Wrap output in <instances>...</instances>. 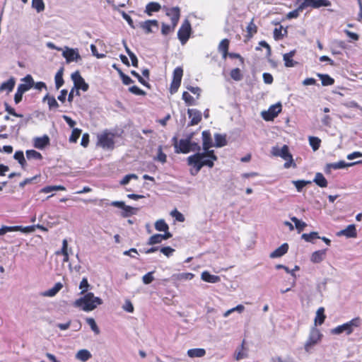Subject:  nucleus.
I'll use <instances>...</instances> for the list:
<instances>
[{"label": "nucleus", "instance_id": "obj_1", "mask_svg": "<svg viewBox=\"0 0 362 362\" xmlns=\"http://www.w3.org/2000/svg\"><path fill=\"white\" fill-rule=\"evenodd\" d=\"M217 160L218 157L214 151L210 148L204 150L202 153H196L187 158V165L192 167L190 170L192 175H197L204 166L212 168L214 166V162Z\"/></svg>", "mask_w": 362, "mask_h": 362}, {"label": "nucleus", "instance_id": "obj_2", "mask_svg": "<svg viewBox=\"0 0 362 362\" xmlns=\"http://www.w3.org/2000/svg\"><path fill=\"white\" fill-rule=\"evenodd\" d=\"M102 303V300L98 297H95L93 293H87L83 297L77 299L74 305L88 312L94 310L98 305H100Z\"/></svg>", "mask_w": 362, "mask_h": 362}, {"label": "nucleus", "instance_id": "obj_3", "mask_svg": "<svg viewBox=\"0 0 362 362\" xmlns=\"http://www.w3.org/2000/svg\"><path fill=\"white\" fill-rule=\"evenodd\" d=\"M271 153L274 156L281 157L286 160L284 164L285 168H289L291 166L295 168L296 166L287 145H284L281 148L277 146H273Z\"/></svg>", "mask_w": 362, "mask_h": 362}, {"label": "nucleus", "instance_id": "obj_4", "mask_svg": "<svg viewBox=\"0 0 362 362\" xmlns=\"http://www.w3.org/2000/svg\"><path fill=\"white\" fill-rule=\"evenodd\" d=\"M115 134L106 129L98 135L97 145L103 148L112 150L115 148Z\"/></svg>", "mask_w": 362, "mask_h": 362}, {"label": "nucleus", "instance_id": "obj_5", "mask_svg": "<svg viewBox=\"0 0 362 362\" xmlns=\"http://www.w3.org/2000/svg\"><path fill=\"white\" fill-rule=\"evenodd\" d=\"M361 325V319L360 317H356L352 319L351 320L336 327L332 329V332L335 334H339L344 332L346 333V334H351L354 331V327H358Z\"/></svg>", "mask_w": 362, "mask_h": 362}, {"label": "nucleus", "instance_id": "obj_6", "mask_svg": "<svg viewBox=\"0 0 362 362\" xmlns=\"http://www.w3.org/2000/svg\"><path fill=\"white\" fill-rule=\"evenodd\" d=\"M296 4L299 5V9H303V11L308 7L319 8L330 6L332 4L329 0H296Z\"/></svg>", "mask_w": 362, "mask_h": 362}, {"label": "nucleus", "instance_id": "obj_7", "mask_svg": "<svg viewBox=\"0 0 362 362\" xmlns=\"http://www.w3.org/2000/svg\"><path fill=\"white\" fill-rule=\"evenodd\" d=\"M193 133H191L189 134L186 139H180L179 142L177 141V138H173V140L175 141V152L179 153H188L190 151H192V148H190L191 145V140L193 138Z\"/></svg>", "mask_w": 362, "mask_h": 362}, {"label": "nucleus", "instance_id": "obj_8", "mask_svg": "<svg viewBox=\"0 0 362 362\" xmlns=\"http://www.w3.org/2000/svg\"><path fill=\"white\" fill-rule=\"evenodd\" d=\"M191 33V24L188 20H185L177 32V37L182 45H185L188 41Z\"/></svg>", "mask_w": 362, "mask_h": 362}, {"label": "nucleus", "instance_id": "obj_9", "mask_svg": "<svg viewBox=\"0 0 362 362\" xmlns=\"http://www.w3.org/2000/svg\"><path fill=\"white\" fill-rule=\"evenodd\" d=\"M182 76V68L181 66L176 67L173 71V80L170 87V92L171 94L175 93L177 91L181 84Z\"/></svg>", "mask_w": 362, "mask_h": 362}, {"label": "nucleus", "instance_id": "obj_10", "mask_svg": "<svg viewBox=\"0 0 362 362\" xmlns=\"http://www.w3.org/2000/svg\"><path fill=\"white\" fill-rule=\"evenodd\" d=\"M71 79L74 85V88H76L77 90H82L84 92L88 90V84L85 81L78 71H76L71 74Z\"/></svg>", "mask_w": 362, "mask_h": 362}, {"label": "nucleus", "instance_id": "obj_11", "mask_svg": "<svg viewBox=\"0 0 362 362\" xmlns=\"http://www.w3.org/2000/svg\"><path fill=\"white\" fill-rule=\"evenodd\" d=\"M362 163V160H358L354 163H347L344 160H340L337 163H327L325 168V173L327 174H330L332 170H337L344 168L346 167L352 166L356 164Z\"/></svg>", "mask_w": 362, "mask_h": 362}, {"label": "nucleus", "instance_id": "obj_12", "mask_svg": "<svg viewBox=\"0 0 362 362\" xmlns=\"http://www.w3.org/2000/svg\"><path fill=\"white\" fill-rule=\"evenodd\" d=\"M281 112V103H277L269 107L267 112H262V117L266 121L273 120Z\"/></svg>", "mask_w": 362, "mask_h": 362}, {"label": "nucleus", "instance_id": "obj_13", "mask_svg": "<svg viewBox=\"0 0 362 362\" xmlns=\"http://www.w3.org/2000/svg\"><path fill=\"white\" fill-rule=\"evenodd\" d=\"M187 114L190 121L188 126H194L198 124L202 118V112L197 109H188Z\"/></svg>", "mask_w": 362, "mask_h": 362}, {"label": "nucleus", "instance_id": "obj_14", "mask_svg": "<svg viewBox=\"0 0 362 362\" xmlns=\"http://www.w3.org/2000/svg\"><path fill=\"white\" fill-rule=\"evenodd\" d=\"M322 337V334L317 329H314L311 331L310 334L309 336V338L305 344V349L308 350V349L315 344H316L318 341H320Z\"/></svg>", "mask_w": 362, "mask_h": 362}, {"label": "nucleus", "instance_id": "obj_15", "mask_svg": "<svg viewBox=\"0 0 362 362\" xmlns=\"http://www.w3.org/2000/svg\"><path fill=\"white\" fill-rule=\"evenodd\" d=\"M23 83H21L18 86V92L23 93L30 90L34 86V81L31 75L28 74L21 79Z\"/></svg>", "mask_w": 362, "mask_h": 362}, {"label": "nucleus", "instance_id": "obj_16", "mask_svg": "<svg viewBox=\"0 0 362 362\" xmlns=\"http://www.w3.org/2000/svg\"><path fill=\"white\" fill-rule=\"evenodd\" d=\"M166 15L170 17L171 24L175 28L179 22L180 17V9L179 7H173L168 10Z\"/></svg>", "mask_w": 362, "mask_h": 362}, {"label": "nucleus", "instance_id": "obj_17", "mask_svg": "<svg viewBox=\"0 0 362 362\" xmlns=\"http://www.w3.org/2000/svg\"><path fill=\"white\" fill-rule=\"evenodd\" d=\"M62 55L68 63L81 59V56L78 51L71 48H67L64 50Z\"/></svg>", "mask_w": 362, "mask_h": 362}, {"label": "nucleus", "instance_id": "obj_18", "mask_svg": "<svg viewBox=\"0 0 362 362\" xmlns=\"http://www.w3.org/2000/svg\"><path fill=\"white\" fill-rule=\"evenodd\" d=\"M202 148L203 150H207L214 146V142L211 134L209 130L202 132Z\"/></svg>", "mask_w": 362, "mask_h": 362}, {"label": "nucleus", "instance_id": "obj_19", "mask_svg": "<svg viewBox=\"0 0 362 362\" xmlns=\"http://www.w3.org/2000/svg\"><path fill=\"white\" fill-rule=\"evenodd\" d=\"M33 229L32 226H28L25 228H23L21 226H3L0 228V235H4L8 232H13V231H24L28 232L31 231Z\"/></svg>", "mask_w": 362, "mask_h": 362}, {"label": "nucleus", "instance_id": "obj_20", "mask_svg": "<svg viewBox=\"0 0 362 362\" xmlns=\"http://www.w3.org/2000/svg\"><path fill=\"white\" fill-rule=\"evenodd\" d=\"M230 40L227 38L223 39L218 46V50L222 54V59L226 60L228 55Z\"/></svg>", "mask_w": 362, "mask_h": 362}, {"label": "nucleus", "instance_id": "obj_21", "mask_svg": "<svg viewBox=\"0 0 362 362\" xmlns=\"http://www.w3.org/2000/svg\"><path fill=\"white\" fill-rule=\"evenodd\" d=\"M338 235H344L346 238H356L357 231L354 224L349 225L345 229L337 233Z\"/></svg>", "mask_w": 362, "mask_h": 362}, {"label": "nucleus", "instance_id": "obj_22", "mask_svg": "<svg viewBox=\"0 0 362 362\" xmlns=\"http://www.w3.org/2000/svg\"><path fill=\"white\" fill-rule=\"evenodd\" d=\"M139 26L141 28L146 34H149L153 32L151 27H158V22L156 20H147L144 22H140Z\"/></svg>", "mask_w": 362, "mask_h": 362}, {"label": "nucleus", "instance_id": "obj_23", "mask_svg": "<svg viewBox=\"0 0 362 362\" xmlns=\"http://www.w3.org/2000/svg\"><path fill=\"white\" fill-rule=\"evenodd\" d=\"M296 54V50H291V52L286 53L283 56L284 61V65L286 67H293L297 64V62L293 59V56Z\"/></svg>", "mask_w": 362, "mask_h": 362}, {"label": "nucleus", "instance_id": "obj_24", "mask_svg": "<svg viewBox=\"0 0 362 362\" xmlns=\"http://www.w3.org/2000/svg\"><path fill=\"white\" fill-rule=\"evenodd\" d=\"M288 250V243H284L280 247L274 250L270 255L271 258H277L284 255Z\"/></svg>", "mask_w": 362, "mask_h": 362}, {"label": "nucleus", "instance_id": "obj_25", "mask_svg": "<svg viewBox=\"0 0 362 362\" xmlns=\"http://www.w3.org/2000/svg\"><path fill=\"white\" fill-rule=\"evenodd\" d=\"M49 144L48 136L45 135L42 137H36L34 139V146L39 149H42Z\"/></svg>", "mask_w": 362, "mask_h": 362}, {"label": "nucleus", "instance_id": "obj_26", "mask_svg": "<svg viewBox=\"0 0 362 362\" xmlns=\"http://www.w3.org/2000/svg\"><path fill=\"white\" fill-rule=\"evenodd\" d=\"M161 8V6L158 2H150L146 6L145 12L148 16H152L153 13L158 12Z\"/></svg>", "mask_w": 362, "mask_h": 362}, {"label": "nucleus", "instance_id": "obj_27", "mask_svg": "<svg viewBox=\"0 0 362 362\" xmlns=\"http://www.w3.org/2000/svg\"><path fill=\"white\" fill-rule=\"evenodd\" d=\"M201 278L204 281L212 284L217 283L221 280L218 276L211 274L206 271L202 273Z\"/></svg>", "mask_w": 362, "mask_h": 362}, {"label": "nucleus", "instance_id": "obj_28", "mask_svg": "<svg viewBox=\"0 0 362 362\" xmlns=\"http://www.w3.org/2000/svg\"><path fill=\"white\" fill-rule=\"evenodd\" d=\"M206 355V350L202 348L191 349L187 351V356L190 358H202Z\"/></svg>", "mask_w": 362, "mask_h": 362}, {"label": "nucleus", "instance_id": "obj_29", "mask_svg": "<svg viewBox=\"0 0 362 362\" xmlns=\"http://www.w3.org/2000/svg\"><path fill=\"white\" fill-rule=\"evenodd\" d=\"M15 79L14 78L11 77L8 81L4 82L0 86V91H7L8 93H10L13 90L14 86H15Z\"/></svg>", "mask_w": 362, "mask_h": 362}, {"label": "nucleus", "instance_id": "obj_30", "mask_svg": "<svg viewBox=\"0 0 362 362\" xmlns=\"http://www.w3.org/2000/svg\"><path fill=\"white\" fill-rule=\"evenodd\" d=\"M246 31L247 35L245 37L247 40L251 39L257 33V26L254 23V18L248 23Z\"/></svg>", "mask_w": 362, "mask_h": 362}, {"label": "nucleus", "instance_id": "obj_31", "mask_svg": "<svg viewBox=\"0 0 362 362\" xmlns=\"http://www.w3.org/2000/svg\"><path fill=\"white\" fill-rule=\"evenodd\" d=\"M326 250H321L314 252L310 257V260L314 263H320L325 258Z\"/></svg>", "mask_w": 362, "mask_h": 362}, {"label": "nucleus", "instance_id": "obj_32", "mask_svg": "<svg viewBox=\"0 0 362 362\" xmlns=\"http://www.w3.org/2000/svg\"><path fill=\"white\" fill-rule=\"evenodd\" d=\"M215 143H214V146L215 147H223L227 144L226 136L221 134H216L214 135Z\"/></svg>", "mask_w": 362, "mask_h": 362}, {"label": "nucleus", "instance_id": "obj_33", "mask_svg": "<svg viewBox=\"0 0 362 362\" xmlns=\"http://www.w3.org/2000/svg\"><path fill=\"white\" fill-rule=\"evenodd\" d=\"M326 316L325 315V308L321 307L319 308L316 312V316L315 318V325H321L324 323Z\"/></svg>", "mask_w": 362, "mask_h": 362}, {"label": "nucleus", "instance_id": "obj_34", "mask_svg": "<svg viewBox=\"0 0 362 362\" xmlns=\"http://www.w3.org/2000/svg\"><path fill=\"white\" fill-rule=\"evenodd\" d=\"M76 357L77 359L83 362H86L92 357V355L89 351L86 349H81L77 352Z\"/></svg>", "mask_w": 362, "mask_h": 362}, {"label": "nucleus", "instance_id": "obj_35", "mask_svg": "<svg viewBox=\"0 0 362 362\" xmlns=\"http://www.w3.org/2000/svg\"><path fill=\"white\" fill-rule=\"evenodd\" d=\"M315 183L320 187H326L327 181L321 173H317L314 178Z\"/></svg>", "mask_w": 362, "mask_h": 362}, {"label": "nucleus", "instance_id": "obj_36", "mask_svg": "<svg viewBox=\"0 0 362 362\" xmlns=\"http://www.w3.org/2000/svg\"><path fill=\"white\" fill-rule=\"evenodd\" d=\"M317 76L320 78L322 86H332L334 83V79L328 74H318Z\"/></svg>", "mask_w": 362, "mask_h": 362}, {"label": "nucleus", "instance_id": "obj_37", "mask_svg": "<svg viewBox=\"0 0 362 362\" xmlns=\"http://www.w3.org/2000/svg\"><path fill=\"white\" fill-rule=\"evenodd\" d=\"M62 287H63L62 284L60 282H58L54 286V287L46 291L45 293H44V296H50V297L54 296L62 288Z\"/></svg>", "mask_w": 362, "mask_h": 362}, {"label": "nucleus", "instance_id": "obj_38", "mask_svg": "<svg viewBox=\"0 0 362 362\" xmlns=\"http://www.w3.org/2000/svg\"><path fill=\"white\" fill-rule=\"evenodd\" d=\"M46 100L47 101V104L50 110L59 107V104L54 96H50L49 94H47L43 98V101Z\"/></svg>", "mask_w": 362, "mask_h": 362}, {"label": "nucleus", "instance_id": "obj_39", "mask_svg": "<svg viewBox=\"0 0 362 362\" xmlns=\"http://www.w3.org/2000/svg\"><path fill=\"white\" fill-rule=\"evenodd\" d=\"M309 144L314 151L318 150L320 147L321 139L317 136H310L308 138Z\"/></svg>", "mask_w": 362, "mask_h": 362}, {"label": "nucleus", "instance_id": "obj_40", "mask_svg": "<svg viewBox=\"0 0 362 362\" xmlns=\"http://www.w3.org/2000/svg\"><path fill=\"white\" fill-rule=\"evenodd\" d=\"M67 247H68V243H67V240L66 239H64V240H63V242H62V247L61 249V251L56 252L57 255L62 254L64 256V259H63L64 262H67L69 260V254H68V251H67Z\"/></svg>", "mask_w": 362, "mask_h": 362}, {"label": "nucleus", "instance_id": "obj_41", "mask_svg": "<svg viewBox=\"0 0 362 362\" xmlns=\"http://www.w3.org/2000/svg\"><path fill=\"white\" fill-rule=\"evenodd\" d=\"M155 228L158 231L166 232L169 230V226L163 219H160L155 223Z\"/></svg>", "mask_w": 362, "mask_h": 362}, {"label": "nucleus", "instance_id": "obj_42", "mask_svg": "<svg viewBox=\"0 0 362 362\" xmlns=\"http://www.w3.org/2000/svg\"><path fill=\"white\" fill-rule=\"evenodd\" d=\"M182 98L187 106L196 105L194 98L187 91L182 93Z\"/></svg>", "mask_w": 362, "mask_h": 362}, {"label": "nucleus", "instance_id": "obj_43", "mask_svg": "<svg viewBox=\"0 0 362 362\" xmlns=\"http://www.w3.org/2000/svg\"><path fill=\"white\" fill-rule=\"evenodd\" d=\"M13 158L18 160L22 168H24L26 165V161L24 157L23 152L22 151H17L14 153Z\"/></svg>", "mask_w": 362, "mask_h": 362}, {"label": "nucleus", "instance_id": "obj_44", "mask_svg": "<svg viewBox=\"0 0 362 362\" xmlns=\"http://www.w3.org/2000/svg\"><path fill=\"white\" fill-rule=\"evenodd\" d=\"M55 79V86L57 89L60 88L62 85L64 84V79H63V70L61 69L57 71V73L55 75L54 77Z\"/></svg>", "mask_w": 362, "mask_h": 362}, {"label": "nucleus", "instance_id": "obj_45", "mask_svg": "<svg viewBox=\"0 0 362 362\" xmlns=\"http://www.w3.org/2000/svg\"><path fill=\"white\" fill-rule=\"evenodd\" d=\"M25 154H26L28 159H35V160L42 159V154L35 150H28V151H26Z\"/></svg>", "mask_w": 362, "mask_h": 362}, {"label": "nucleus", "instance_id": "obj_46", "mask_svg": "<svg viewBox=\"0 0 362 362\" xmlns=\"http://www.w3.org/2000/svg\"><path fill=\"white\" fill-rule=\"evenodd\" d=\"M302 238L306 242L312 243L314 239H320V237L317 232H311L310 233H303L302 235Z\"/></svg>", "mask_w": 362, "mask_h": 362}, {"label": "nucleus", "instance_id": "obj_47", "mask_svg": "<svg viewBox=\"0 0 362 362\" xmlns=\"http://www.w3.org/2000/svg\"><path fill=\"white\" fill-rule=\"evenodd\" d=\"M81 129L78 128H74L71 132V134L69 137V142L71 143H76L78 138L81 134Z\"/></svg>", "mask_w": 362, "mask_h": 362}, {"label": "nucleus", "instance_id": "obj_48", "mask_svg": "<svg viewBox=\"0 0 362 362\" xmlns=\"http://www.w3.org/2000/svg\"><path fill=\"white\" fill-rule=\"evenodd\" d=\"M230 77L236 81H239L243 78V74L239 68L233 69L230 72Z\"/></svg>", "mask_w": 362, "mask_h": 362}, {"label": "nucleus", "instance_id": "obj_49", "mask_svg": "<svg viewBox=\"0 0 362 362\" xmlns=\"http://www.w3.org/2000/svg\"><path fill=\"white\" fill-rule=\"evenodd\" d=\"M125 50H126V52L127 53V54L129 55V57H130L131 59V61H132V65L134 67H138V59L136 57V56L135 55L134 53H133L130 49L127 46L125 45Z\"/></svg>", "mask_w": 362, "mask_h": 362}, {"label": "nucleus", "instance_id": "obj_50", "mask_svg": "<svg viewBox=\"0 0 362 362\" xmlns=\"http://www.w3.org/2000/svg\"><path fill=\"white\" fill-rule=\"evenodd\" d=\"M54 190H66L65 187L62 185H52V186H46L42 189V192L44 193H49Z\"/></svg>", "mask_w": 362, "mask_h": 362}, {"label": "nucleus", "instance_id": "obj_51", "mask_svg": "<svg viewBox=\"0 0 362 362\" xmlns=\"http://www.w3.org/2000/svg\"><path fill=\"white\" fill-rule=\"evenodd\" d=\"M175 277L179 281L191 280L194 277V274L190 272L180 273L176 274Z\"/></svg>", "mask_w": 362, "mask_h": 362}, {"label": "nucleus", "instance_id": "obj_52", "mask_svg": "<svg viewBox=\"0 0 362 362\" xmlns=\"http://www.w3.org/2000/svg\"><path fill=\"white\" fill-rule=\"evenodd\" d=\"M163 241L161 234H155L151 236L148 240L147 244L153 245L155 244L160 243Z\"/></svg>", "mask_w": 362, "mask_h": 362}, {"label": "nucleus", "instance_id": "obj_53", "mask_svg": "<svg viewBox=\"0 0 362 362\" xmlns=\"http://www.w3.org/2000/svg\"><path fill=\"white\" fill-rule=\"evenodd\" d=\"M291 220L295 223L296 228L298 230L299 232L303 230L307 226L305 222L300 221L295 216L291 217Z\"/></svg>", "mask_w": 362, "mask_h": 362}, {"label": "nucleus", "instance_id": "obj_54", "mask_svg": "<svg viewBox=\"0 0 362 362\" xmlns=\"http://www.w3.org/2000/svg\"><path fill=\"white\" fill-rule=\"evenodd\" d=\"M32 6L37 12L42 11L45 9V4L42 0H32Z\"/></svg>", "mask_w": 362, "mask_h": 362}, {"label": "nucleus", "instance_id": "obj_55", "mask_svg": "<svg viewBox=\"0 0 362 362\" xmlns=\"http://www.w3.org/2000/svg\"><path fill=\"white\" fill-rule=\"evenodd\" d=\"M245 308L243 305H238L236 307L233 308L231 309L228 310L223 313V317H228L232 313L235 311H238V313H242L244 310Z\"/></svg>", "mask_w": 362, "mask_h": 362}, {"label": "nucleus", "instance_id": "obj_56", "mask_svg": "<svg viewBox=\"0 0 362 362\" xmlns=\"http://www.w3.org/2000/svg\"><path fill=\"white\" fill-rule=\"evenodd\" d=\"M293 185L296 187L298 192H301L303 188L305 187L308 184H310V181L305 180H296L293 181Z\"/></svg>", "mask_w": 362, "mask_h": 362}, {"label": "nucleus", "instance_id": "obj_57", "mask_svg": "<svg viewBox=\"0 0 362 362\" xmlns=\"http://www.w3.org/2000/svg\"><path fill=\"white\" fill-rule=\"evenodd\" d=\"M129 91L136 95H146V93L144 90H141L136 86L129 87Z\"/></svg>", "mask_w": 362, "mask_h": 362}, {"label": "nucleus", "instance_id": "obj_58", "mask_svg": "<svg viewBox=\"0 0 362 362\" xmlns=\"http://www.w3.org/2000/svg\"><path fill=\"white\" fill-rule=\"evenodd\" d=\"M118 72L119 74L122 83L124 85H129L134 82L133 80L129 76L124 74L120 69H118Z\"/></svg>", "mask_w": 362, "mask_h": 362}, {"label": "nucleus", "instance_id": "obj_59", "mask_svg": "<svg viewBox=\"0 0 362 362\" xmlns=\"http://www.w3.org/2000/svg\"><path fill=\"white\" fill-rule=\"evenodd\" d=\"M175 28H173V24L171 25H167L165 23H162V28H161V33L163 35H167L170 33L174 31Z\"/></svg>", "mask_w": 362, "mask_h": 362}, {"label": "nucleus", "instance_id": "obj_60", "mask_svg": "<svg viewBox=\"0 0 362 362\" xmlns=\"http://www.w3.org/2000/svg\"><path fill=\"white\" fill-rule=\"evenodd\" d=\"M170 215L174 217L179 222L185 221V216L182 214L178 211L176 209L170 212Z\"/></svg>", "mask_w": 362, "mask_h": 362}, {"label": "nucleus", "instance_id": "obj_61", "mask_svg": "<svg viewBox=\"0 0 362 362\" xmlns=\"http://www.w3.org/2000/svg\"><path fill=\"white\" fill-rule=\"evenodd\" d=\"M5 110H6V111L8 114H10V115H13V116H14V117H21V118L23 117V115L22 114H18V113H17V112L15 111L14 108H13L12 107H11V106L7 103H5Z\"/></svg>", "mask_w": 362, "mask_h": 362}, {"label": "nucleus", "instance_id": "obj_62", "mask_svg": "<svg viewBox=\"0 0 362 362\" xmlns=\"http://www.w3.org/2000/svg\"><path fill=\"white\" fill-rule=\"evenodd\" d=\"M86 322L89 325V326L90 327L91 329L95 333V334H98L100 332V330L96 325V322L95 321V320L93 318H87L86 319Z\"/></svg>", "mask_w": 362, "mask_h": 362}, {"label": "nucleus", "instance_id": "obj_63", "mask_svg": "<svg viewBox=\"0 0 362 362\" xmlns=\"http://www.w3.org/2000/svg\"><path fill=\"white\" fill-rule=\"evenodd\" d=\"M153 272H150L146 274L143 277L142 280L144 284H151L153 279L154 277L153 276Z\"/></svg>", "mask_w": 362, "mask_h": 362}, {"label": "nucleus", "instance_id": "obj_64", "mask_svg": "<svg viewBox=\"0 0 362 362\" xmlns=\"http://www.w3.org/2000/svg\"><path fill=\"white\" fill-rule=\"evenodd\" d=\"M123 309L128 313H133L134 310V305L129 300H126L122 306Z\"/></svg>", "mask_w": 362, "mask_h": 362}]
</instances>
